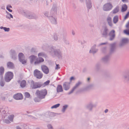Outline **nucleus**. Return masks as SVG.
Listing matches in <instances>:
<instances>
[{
	"mask_svg": "<svg viewBox=\"0 0 129 129\" xmlns=\"http://www.w3.org/2000/svg\"><path fill=\"white\" fill-rule=\"evenodd\" d=\"M60 104H56L53 106H52L51 107V109H53V108H56L58 107H59V106H60Z\"/></svg>",
	"mask_w": 129,
	"mask_h": 129,
	"instance_id": "b1692460",
	"label": "nucleus"
},
{
	"mask_svg": "<svg viewBox=\"0 0 129 129\" xmlns=\"http://www.w3.org/2000/svg\"><path fill=\"white\" fill-rule=\"evenodd\" d=\"M91 7V6H90V7Z\"/></svg>",
	"mask_w": 129,
	"mask_h": 129,
	"instance_id": "864d4df0",
	"label": "nucleus"
},
{
	"mask_svg": "<svg viewBox=\"0 0 129 129\" xmlns=\"http://www.w3.org/2000/svg\"><path fill=\"white\" fill-rule=\"evenodd\" d=\"M118 17L117 16H115L113 18V22L114 23H116L118 20Z\"/></svg>",
	"mask_w": 129,
	"mask_h": 129,
	"instance_id": "a211bd4d",
	"label": "nucleus"
},
{
	"mask_svg": "<svg viewBox=\"0 0 129 129\" xmlns=\"http://www.w3.org/2000/svg\"><path fill=\"white\" fill-rule=\"evenodd\" d=\"M128 41V40L126 38H124L122 39V43H125L127 42Z\"/></svg>",
	"mask_w": 129,
	"mask_h": 129,
	"instance_id": "393cba45",
	"label": "nucleus"
},
{
	"mask_svg": "<svg viewBox=\"0 0 129 129\" xmlns=\"http://www.w3.org/2000/svg\"><path fill=\"white\" fill-rule=\"evenodd\" d=\"M57 38H56V39H55V40H57Z\"/></svg>",
	"mask_w": 129,
	"mask_h": 129,
	"instance_id": "8fccbe9b",
	"label": "nucleus"
},
{
	"mask_svg": "<svg viewBox=\"0 0 129 129\" xmlns=\"http://www.w3.org/2000/svg\"><path fill=\"white\" fill-rule=\"evenodd\" d=\"M124 33L127 35H129V29H126L124 30Z\"/></svg>",
	"mask_w": 129,
	"mask_h": 129,
	"instance_id": "a878e982",
	"label": "nucleus"
},
{
	"mask_svg": "<svg viewBox=\"0 0 129 129\" xmlns=\"http://www.w3.org/2000/svg\"><path fill=\"white\" fill-rule=\"evenodd\" d=\"M13 77V73L10 72H7L5 74V80L7 82H9Z\"/></svg>",
	"mask_w": 129,
	"mask_h": 129,
	"instance_id": "f03ea898",
	"label": "nucleus"
},
{
	"mask_svg": "<svg viewBox=\"0 0 129 129\" xmlns=\"http://www.w3.org/2000/svg\"><path fill=\"white\" fill-rule=\"evenodd\" d=\"M115 31L113 30L111 31L109 34L110 36V39L111 40H113L115 37Z\"/></svg>",
	"mask_w": 129,
	"mask_h": 129,
	"instance_id": "9d476101",
	"label": "nucleus"
},
{
	"mask_svg": "<svg viewBox=\"0 0 129 129\" xmlns=\"http://www.w3.org/2000/svg\"><path fill=\"white\" fill-rule=\"evenodd\" d=\"M24 55L22 53H20L19 54V58L20 61L22 64H24L26 62L27 60H24V61H23L22 59L24 58Z\"/></svg>",
	"mask_w": 129,
	"mask_h": 129,
	"instance_id": "423d86ee",
	"label": "nucleus"
},
{
	"mask_svg": "<svg viewBox=\"0 0 129 129\" xmlns=\"http://www.w3.org/2000/svg\"><path fill=\"white\" fill-rule=\"evenodd\" d=\"M108 110L107 109H106L105 110V113H106L108 112Z\"/></svg>",
	"mask_w": 129,
	"mask_h": 129,
	"instance_id": "a18cd8bd",
	"label": "nucleus"
},
{
	"mask_svg": "<svg viewBox=\"0 0 129 129\" xmlns=\"http://www.w3.org/2000/svg\"><path fill=\"white\" fill-rule=\"evenodd\" d=\"M4 71V69L3 67H0V74L1 75H3Z\"/></svg>",
	"mask_w": 129,
	"mask_h": 129,
	"instance_id": "4be33fe9",
	"label": "nucleus"
},
{
	"mask_svg": "<svg viewBox=\"0 0 129 129\" xmlns=\"http://www.w3.org/2000/svg\"><path fill=\"white\" fill-rule=\"evenodd\" d=\"M129 17V12H128L127 13L126 15L125 16L124 18V19H126Z\"/></svg>",
	"mask_w": 129,
	"mask_h": 129,
	"instance_id": "c756f323",
	"label": "nucleus"
},
{
	"mask_svg": "<svg viewBox=\"0 0 129 129\" xmlns=\"http://www.w3.org/2000/svg\"><path fill=\"white\" fill-rule=\"evenodd\" d=\"M127 6L125 4H124L122 6L121 11L124 12L126 11L127 9Z\"/></svg>",
	"mask_w": 129,
	"mask_h": 129,
	"instance_id": "f3484780",
	"label": "nucleus"
},
{
	"mask_svg": "<svg viewBox=\"0 0 129 129\" xmlns=\"http://www.w3.org/2000/svg\"><path fill=\"white\" fill-rule=\"evenodd\" d=\"M50 82V81L49 80H47L46 82H45L43 84H42V86L43 87H44L45 86H46L49 84Z\"/></svg>",
	"mask_w": 129,
	"mask_h": 129,
	"instance_id": "5701e85b",
	"label": "nucleus"
},
{
	"mask_svg": "<svg viewBox=\"0 0 129 129\" xmlns=\"http://www.w3.org/2000/svg\"><path fill=\"white\" fill-rule=\"evenodd\" d=\"M123 2H126L128 1V0H122Z\"/></svg>",
	"mask_w": 129,
	"mask_h": 129,
	"instance_id": "c03bdc74",
	"label": "nucleus"
},
{
	"mask_svg": "<svg viewBox=\"0 0 129 129\" xmlns=\"http://www.w3.org/2000/svg\"><path fill=\"white\" fill-rule=\"evenodd\" d=\"M107 20L109 25L110 26H112V23L111 18L110 17H108L107 18Z\"/></svg>",
	"mask_w": 129,
	"mask_h": 129,
	"instance_id": "2eb2a0df",
	"label": "nucleus"
},
{
	"mask_svg": "<svg viewBox=\"0 0 129 129\" xmlns=\"http://www.w3.org/2000/svg\"><path fill=\"white\" fill-rule=\"evenodd\" d=\"M7 9L10 12H12V10L10 9V8H9L8 7H7Z\"/></svg>",
	"mask_w": 129,
	"mask_h": 129,
	"instance_id": "4c0bfd02",
	"label": "nucleus"
},
{
	"mask_svg": "<svg viewBox=\"0 0 129 129\" xmlns=\"http://www.w3.org/2000/svg\"><path fill=\"white\" fill-rule=\"evenodd\" d=\"M90 53H91V50L90 51Z\"/></svg>",
	"mask_w": 129,
	"mask_h": 129,
	"instance_id": "3c124183",
	"label": "nucleus"
},
{
	"mask_svg": "<svg viewBox=\"0 0 129 129\" xmlns=\"http://www.w3.org/2000/svg\"><path fill=\"white\" fill-rule=\"evenodd\" d=\"M89 79H90V78H87V80H88V81H89Z\"/></svg>",
	"mask_w": 129,
	"mask_h": 129,
	"instance_id": "09e8293b",
	"label": "nucleus"
},
{
	"mask_svg": "<svg viewBox=\"0 0 129 129\" xmlns=\"http://www.w3.org/2000/svg\"><path fill=\"white\" fill-rule=\"evenodd\" d=\"M5 122L6 123H10V121L7 119H6L5 120Z\"/></svg>",
	"mask_w": 129,
	"mask_h": 129,
	"instance_id": "f704fd0d",
	"label": "nucleus"
},
{
	"mask_svg": "<svg viewBox=\"0 0 129 129\" xmlns=\"http://www.w3.org/2000/svg\"><path fill=\"white\" fill-rule=\"evenodd\" d=\"M7 7H8L9 8H11L12 7L10 5H8Z\"/></svg>",
	"mask_w": 129,
	"mask_h": 129,
	"instance_id": "37998d69",
	"label": "nucleus"
},
{
	"mask_svg": "<svg viewBox=\"0 0 129 129\" xmlns=\"http://www.w3.org/2000/svg\"><path fill=\"white\" fill-rule=\"evenodd\" d=\"M0 84L1 86H3L5 84L4 82L3 81H1L0 82Z\"/></svg>",
	"mask_w": 129,
	"mask_h": 129,
	"instance_id": "2f4dec72",
	"label": "nucleus"
},
{
	"mask_svg": "<svg viewBox=\"0 0 129 129\" xmlns=\"http://www.w3.org/2000/svg\"><path fill=\"white\" fill-rule=\"evenodd\" d=\"M74 78L73 77H72L70 79V80L71 81L72 80H74Z\"/></svg>",
	"mask_w": 129,
	"mask_h": 129,
	"instance_id": "a19ab883",
	"label": "nucleus"
},
{
	"mask_svg": "<svg viewBox=\"0 0 129 129\" xmlns=\"http://www.w3.org/2000/svg\"><path fill=\"white\" fill-rule=\"evenodd\" d=\"M18 82L19 83L20 82V81H19ZM26 84V81L24 80H23L20 82V85L21 87L23 88L25 87Z\"/></svg>",
	"mask_w": 129,
	"mask_h": 129,
	"instance_id": "f8f14e48",
	"label": "nucleus"
},
{
	"mask_svg": "<svg viewBox=\"0 0 129 129\" xmlns=\"http://www.w3.org/2000/svg\"><path fill=\"white\" fill-rule=\"evenodd\" d=\"M34 75L37 79H40L42 78L43 76V74L38 69H36L34 71Z\"/></svg>",
	"mask_w": 129,
	"mask_h": 129,
	"instance_id": "7ed1b4c3",
	"label": "nucleus"
},
{
	"mask_svg": "<svg viewBox=\"0 0 129 129\" xmlns=\"http://www.w3.org/2000/svg\"><path fill=\"white\" fill-rule=\"evenodd\" d=\"M25 97L27 98H29L30 96V95L27 92L25 93Z\"/></svg>",
	"mask_w": 129,
	"mask_h": 129,
	"instance_id": "cd10ccee",
	"label": "nucleus"
},
{
	"mask_svg": "<svg viewBox=\"0 0 129 129\" xmlns=\"http://www.w3.org/2000/svg\"><path fill=\"white\" fill-rule=\"evenodd\" d=\"M9 15L10 17L12 18H13L12 15L10 14L9 13L8 14Z\"/></svg>",
	"mask_w": 129,
	"mask_h": 129,
	"instance_id": "ea45409f",
	"label": "nucleus"
},
{
	"mask_svg": "<svg viewBox=\"0 0 129 129\" xmlns=\"http://www.w3.org/2000/svg\"><path fill=\"white\" fill-rule=\"evenodd\" d=\"M68 107V106L67 105H65L63 106V109L62 111L63 112H64L66 109Z\"/></svg>",
	"mask_w": 129,
	"mask_h": 129,
	"instance_id": "c85d7f7f",
	"label": "nucleus"
},
{
	"mask_svg": "<svg viewBox=\"0 0 129 129\" xmlns=\"http://www.w3.org/2000/svg\"><path fill=\"white\" fill-rule=\"evenodd\" d=\"M118 11L119 7H116L112 11L113 13H116Z\"/></svg>",
	"mask_w": 129,
	"mask_h": 129,
	"instance_id": "412c9836",
	"label": "nucleus"
},
{
	"mask_svg": "<svg viewBox=\"0 0 129 129\" xmlns=\"http://www.w3.org/2000/svg\"><path fill=\"white\" fill-rule=\"evenodd\" d=\"M80 84V82H78L77 84L75 86L74 88H73V89H72V90L71 91V92H70L69 93V94H71V93H72L73 91H74V90Z\"/></svg>",
	"mask_w": 129,
	"mask_h": 129,
	"instance_id": "aec40b11",
	"label": "nucleus"
},
{
	"mask_svg": "<svg viewBox=\"0 0 129 129\" xmlns=\"http://www.w3.org/2000/svg\"><path fill=\"white\" fill-rule=\"evenodd\" d=\"M22 59L23 60V61H24V60H26L24 58Z\"/></svg>",
	"mask_w": 129,
	"mask_h": 129,
	"instance_id": "de8ad7c7",
	"label": "nucleus"
},
{
	"mask_svg": "<svg viewBox=\"0 0 129 129\" xmlns=\"http://www.w3.org/2000/svg\"><path fill=\"white\" fill-rule=\"evenodd\" d=\"M42 70L44 73L46 74H47L49 72V70L48 68L46 66L43 65L41 67Z\"/></svg>",
	"mask_w": 129,
	"mask_h": 129,
	"instance_id": "6e6552de",
	"label": "nucleus"
},
{
	"mask_svg": "<svg viewBox=\"0 0 129 129\" xmlns=\"http://www.w3.org/2000/svg\"><path fill=\"white\" fill-rule=\"evenodd\" d=\"M17 129H21V128L19 126H18L16 127Z\"/></svg>",
	"mask_w": 129,
	"mask_h": 129,
	"instance_id": "79ce46f5",
	"label": "nucleus"
},
{
	"mask_svg": "<svg viewBox=\"0 0 129 129\" xmlns=\"http://www.w3.org/2000/svg\"><path fill=\"white\" fill-rule=\"evenodd\" d=\"M60 67H59V64H56V67L55 68V69L56 70H58V69H59Z\"/></svg>",
	"mask_w": 129,
	"mask_h": 129,
	"instance_id": "72a5a7b5",
	"label": "nucleus"
},
{
	"mask_svg": "<svg viewBox=\"0 0 129 129\" xmlns=\"http://www.w3.org/2000/svg\"><path fill=\"white\" fill-rule=\"evenodd\" d=\"M14 116L13 115H11L8 117V118L10 121L11 122H13Z\"/></svg>",
	"mask_w": 129,
	"mask_h": 129,
	"instance_id": "6ab92c4d",
	"label": "nucleus"
},
{
	"mask_svg": "<svg viewBox=\"0 0 129 129\" xmlns=\"http://www.w3.org/2000/svg\"><path fill=\"white\" fill-rule=\"evenodd\" d=\"M30 61L31 63H33L34 61L35 62L37 58H36V57L34 56H31L30 57Z\"/></svg>",
	"mask_w": 129,
	"mask_h": 129,
	"instance_id": "4468645a",
	"label": "nucleus"
},
{
	"mask_svg": "<svg viewBox=\"0 0 129 129\" xmlns=\"http://www.w3.org/2000/svg\"><path fill=\"white\" fill-rule=\"evenodd\" d=\"M44 59L42 58H39V59L37 58L36 60L34 62V64H36L44 61Z\"/></svg>",
	"mask_w": 129,
	"mask_h": 129,
	"instance_id": "9b49d317",
	"label": "nucleus"
},
{
	"mask_svg": "<svg viewBox=\"0 0 129 129\" xmlns=\"http://www.w3.org/2000/svg\"><path fill=\"white\" fill-rule=\"evenodd\" d=\"M41 99L38 97V98H35L34 99L35 101L36 102H39L40 100Z\"/></svg>",
	"mask_w": 129,
	"mask_h": 129,
	"instance_id": "bb28decb",
	"label": "nucleus"
},
{
	"mask_svg": "<svg viewBox=\"0 0 129 129\" xmlns=\"http://www.w3.org/2000/svg\"><path fill=\"white\" fill-rule=\"evenodd\" d=\"M14 99L16 100H18L22 99L23 98L22 95L21 93H18L15 95L13 96Z\"/></svg>",
	"mask_w": 129,
	"mask_h": 129,
	"instance_id": "0eeeda50",
	"label": "nucleus"
},
{
	"mask_svg": "<svg viewBox=\"0 0 129 129\" xmlns=\"http://www.w3.org/2000/svg\"><path fill=\"white\" fill-rule=\"evenodd\" d=\"M4 27H2V26H1V27H0V28H1V29H4Z\"/></svg>",
	"mask_w": 129,
	"mask_h": 129,
	"instance_id": "49530a36",
	"label": "nucleus"
},
{
	"mask_svg": "<svg viewBox=\"0 0 129 129\" xmlns=\"http://www.w3.org/2000/svg\"><path fill=\"white\" fill-rule=\"evenodd\" d=\"M126 27L127 28H129V21L126 25Z\"/></svg>",
	"mask_w": 129,
	"mask_h": 129,
	"instance_id": "58836bf2",
	"label": "nucleus"
},
{
	"mask_svg": "<svg viewBox=\"0 0 129 129\" xmlns=\"http://www.w3.org/2000/svg\"><path fill=\"white\" fill-rule=\"evenodd\" d=\"M44 55V53H39L38 54V56H43Z\"/></svg>",
	"mask_w": 129,
	"mask_h": 129,
	"instance_id": "473e14b6",
	"label": "nucleus"
},
{
	"mask_svg": "<svg viewBox=\"0 0 129 129\" xmlns=\"http://www.w3.org/2000/svg\"><path fill=\"white\" fill-rule=\"evenodd\" d=\"M48 127L49 129H53L52 127L50 124L48 125Z\"/></svg>",
	"mask_w": 129,
	"mask_h": 129,
	"instance_id": "e433bc0d",
	"label": "nucleus"
},
{
	"mask_svg": "<svg viewBox=\"0 0 129 129\" xmlns=\"http://www.w3.org/2000/svg\"><path fill=\"white\" fill-rule=\"evenodd\" d=\"M112 7V6L111 4L107 3L106 4L104 5L103 9L104 11H109L111 10Z\"/></svg>",
	"mask_w": 129,
	"mask_h": 129,
	"instance_id": "39448f33",
	"label": "nucleus"
},
{
	"mask_svg": "<svg viewBox=\"0 0 129 129\" xmlns=\"http://www.w3.org/2000/svg\"><path fill=\"white\" fill-rule=\"evenodd\" d=\"M108 31V29H105L104 31V33L103 34V35H106L107 34V32Z\"/></svg>",
	"mask_w": 129,
	"mask_h": 129,
	"instance_id": "c9c22d12",
	"label": "nucleus"
},
{
	"mask_svg": "<svg viewBox=\"0 0 129 129\" xmlns=\"http://www.w3.org/2000/svg\"><path fill=\"white\" fill-rule=\"evenodd\" d=\"M70 83L66 82L63 85V87L65 90H68L70 88Z\"/></svg>",
	"mask_w": 129,
	"mask_h": 129,
	"instance_id": "1a4fd4ad",
	"label": "nucleus"
},
{
	"mask_svg": "<svg viewBox=\"0 0 129 129\" xmlns=\"http://www.w3.org/2000/svg\"><path fill=\"white\" fill-rule=\"evenodd\" d=\"M7 65L8 67L9 68H12L14 67L13 64L10 62H9L7 63Z\"/></svg>",
	"mask_w": 129,
	"mask_h": 129,
	"instance_id": "dca6fc26",
	"label": "nucleus"
},
{
	"mask_svg": "<svg viewBox=\"0 0 129 129\" xmlns=\"http://www.w3.org/2000/svg\"><path fill=\"white\" fill-rule=\"evenodd\" d=\"M47 94V91L46 89L41 90H37L36 92V94L41 99L44 98Z\"/></svg>",
	"mask_w": 129,
	"mask_h": 129,
	"instance_id": "f257e3e1",
	"label": "nucleus"
},
{
	"mask_svg": "<svg viewBox=\"0 0 129 129\" xmlns=\"http://www.w3.org/2000/svg\"><path fill=\"white\" fill-rule=\"evenodd\" d=\"M105 44V43H103V44Z\"/></svg>",
	"mask_w": 129,
	"mask_h": 129,
	"instance_id": "603ef678",
	"label": "nucleus"
},
{
	"mask_svg": "<svg viewBox=\"0 0 129 129\" xmlns=\"http://www.w3.org/2000/svg\"><path fill=\"white\" fill-rule=\"evenodd\" d=\"M42 84L38 83H35L33 81L31 82L30 86L32 89H35L40 88L42 86Z\"/></svg>",
	"mask_w": 129,
	"mask_h": 129,
	"instance_id": "20e7f679",
	"label": "nucleus"
},
{
	"mask_svg": "<svg viewBox=\"0 0 129 129\" xmlns=\"http://www.w3.org/2000/svg\"><path fill=\"white\" fill-rule=\"evenodd\" d=\"M57 92H61L63 91V89L61 85H58L57 88Z\"/></svg>",
	"mask_w": 129,
	"mask_h": 129,
	"instance_id": "ddd939ff",
	"label": "nucleus"
},
{
	"mask_svg": "<svg viewBox=\"0 0 129 129\" xmlns=\"http://www.w3.org/2000/svg\"><path fill=\"white\" fill-rule=\"evenodd\" d=\"M4 29L5 31H9L10 29L9 28L4 27Z\"/></svg>",
	"mask_w": 129,
	"mask_h": 129,
	"instance_id": "7c9ffc66",
	"label": "nucleus"
}]
</instances>
